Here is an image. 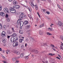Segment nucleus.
Instances as JSON below:
<instances>
[{
  "label": "nucleus",
  "mask_w": 63,
  "mask_h": 63,
  "mask_svg": "<svg viewBox=\"0 0 63 63\" xmlns=\"http://www.w3.org/2000/svg\"><path fill=\"white\" fill-rule=\"evenodd\" d=\"M7 21L8 22H10V19L9 18L7 19Z\"/></svg>",
  "instance_id": "72a5a7b5"
},
{
  "label": "nucleus",
  "mask_w": 63,
  "mask_h": 63,
  "mask_svg": "<svg viewBox=\"0 0 63 63\" xmlns=\"http://www.w3.org/2000/svg\"><path fill=\"white\" fill-rule=\"evenodd\" d=\"M29 11L30 12H31L32 11V10H31V9L30 8H29Z\"/></svg>",
  "instance_id": "37998d69"
},
{
  "label": "nucleus",
  "mask_w": 63,
  "mask_h": 63,
  "mask_svg": "<svg viewBox=\"0 0 63 63\" xmlns=\"http://www.w3.org/2000/svg\"><path fill=\"white\" fill-rule=\"evenodd\" d=\"M3 28L4 29H6V28H7V27L6 25H4L3 26Z\"/></svg>",
  "instance_id": "bb28decb"
},
{
  "label": "nucleus",
  "mask_w": 63,
  "mask_h": 63,
  "mask_svg": "<svg viewBox=\"0 0 63 63\" xmlns=\"http://www.w3.org/2000/svg\"><path fill=\"white\" fill-rule=\"evenodd\" d=\"M24 13H22L20 14V16H19V18L18 19V20H22V19L23 18V17H25V16L24 15Z\"/></svg>",
  "instance_id": "f03ea898"
},
{
  "label": "nucleus",
  "mask_w": 63,
  "mask_h": 63,
  "mask_svg": "<svg viewBox=\"0 0 63 63\" xmlns=\"http://www.w3.org/2000/svg\"><path fill=\"white\" fill-rule=\"evenodd\" d=\"M5 16L6 18H8L9 15H8L7 14H6V15Z\"/></svg>",
  "instance_id": "7c9ffc66"
},
{
  "label": "nucleus",
  "mask_w": 63,
  "mask_h": 63,
  "mask_svg": "<svg viewBox=\"0 0 63 63\" xmlns=\"http://www.w3.org/2000/svg\"><path fill=\"white\" fill-rule=\"evenodd\" d=\"M28 56H29L28 55V56H27L26 57V59H28V58H29V57H28Z\"/></svg>",
  "instance_id": "ea45409f"
},
{
  "label": "nucleus",
  "mask_w": 63,
  "mask_h": 63,
  "mask_svg": "<svg viewBox=\"0 0 63 63\" xmlns=\"http://www.w3.org/2000/svg\"><path fill=\"white\" fill-rule=\"evenodd\" d=\"M10 40L11 42H12V43H13V42H15V38L13 37H12L11 38Z\"/></svg>",
  "instance_id": "1a4fd4ad"
},
{
  "label": "nucleus",
  "mask_w": 63,
  "mask_h": 63,
  "mask_svg": "<svg viewBox=\"0 0 63 63\" xmlns=\"http://www.w3.org/2000/svg\"><path fill=\"white\" fill-rule=\"evenodd\" d=\"M6 33L5 32H3L1 33V36L2 37H5L6 36V35H5Z\"/></svg>",
  "instance_id": "6e6552de"
},
{
  "label": "nucleus",
  "mask_w": 63,
  "mask_h": 63,
  "mask_svg": "<svg viewBox=\"0 0 63 63\" xmlns=\"http://www.w3.org/2000/svg\"><path fill=\"white\" fill-rule=\"evenodd\" d=\"M20 20H21H21H18L17 21V24H20V22L19 21H20Z\"/></svg>",
  "instance_id": "a211bd4d"
},
{
  "label": "nucleus",
  "mask_w": 63,
  "mask_h": 63,
  "mask_svg": "<svg viewBox=\"0 0 63 63\" xmlns=\"http://www.w3.org/2000/svg\"><path fill=\"white\" fill-rule=\"evenodd\" d=\"M19 33L21 34H22V33H23V31H22L21 30L19 31Z\"/></svg>",
  "instance_id": "c756f323"
},
{
  "label": "nucleus",
  "mask_w": 63,
  "mask_h": 63,
  "mask_svg": "<svg viewBox=\"0 0 63 63\" xmlns=\"http://www.w3.org/2000/svg\"><path fill=\"white\" fill-rule=\"evenodd\" d=\"M58 56H59V57H60V58H61V56H60V55H58Z\"/></svg>",
  "instance_id": "603ef678"
},
{
  "label": "nucleus",
  "mask_w": 63,
  "mask_h": 63,
  "mask_svg": "<svg viewBox=\"0 0 63 63\" xmlns=\"http://www.w3.org/2000/svg\"><path fill=\"white\" fill-rule=\"evenodd\" d=\"M11 29L12 31H14V29L13 28H11Z\"/></svg>",
  "instance_id": "8fccbe9b"
},
{
  "label": "nucleus",
  "mask_w": 63,
  "mask_h": 63,
  "mask_svg": "<svg viewBox=\"0 0 63 63\" xmlns=\"http://www.w3.org/2000/svg\"><path fill=\"white\" fill-rule=\"evenodd\" d=\"M18 42H15L13 43V46L14 47H17V46H18Z\"/></svg>",
  "instance_id": "7ed1b4c3"
},
{
  "label": "nucleus",
  "mask_w": 63,
  "mask_h": 63,
  "mask_svg": "<svg viewBox=\"0 0 63 63\" xmlns=\"http://www.w3.org/2000/svg\"><path fill=\"white\" fill-rule=\"evenodd\" d=\"M25 41L26 42H28L29 41V40H28V39L26 38L25 39Z\"/></svg>",
  "instance_id": "c85d7f7f"
},
{
  "label": "nucleus",
  "mask_w": 63,
  "mask_h": 63,
  "mask_svg": "<svg viewBox=\"0 0 63 63\" xmlns=\"http://www.w3.org/2000/svg\"><path fill=\"white\" fill-rule=\"evenodd\" d=\"M47 19H49V17H47Z\"/></svg>",
  "instance_id": "bf43d9fd"
},
{
  "label": "nucleus",
  "mask_w": 63,
  "mask_h": 63,
  "mask_svg": "<svg viewBox=\"0 0 63 63\" xmlns=\"http://www.w3.org/2000/svg\"><path fill=\"white\" fill-rule=\"evenodd\" d=\"M39 33L40 35H42L43 34V32H42L41 31H39Z\"/></svg>",
  "instance_id": "393cba45"
},
{
  "label": "nucleus",
  "mask_w": 63,
  "mask_h": 63,
  "mask_svg": "<svg viewBox=\"0 0 63 63\" xmlns=\"http://www.w3.org/2000/svg\"><path fill=\"white\" fill-rule=\"evenodd\" d=\"M13 0H8V1H10V2H12V1H13Z\"/></svg>",
  "instance_id": "5fc2aeb1"
},
{
  "label": "nucleus",
  "mask_w": 63,
  "mask_h": 63,
  "mask_svg": "<svg viewBox=\"0 0 63 63\" xmlns=\"http://www.w3.org/2000/svg\"><path fill=\"white\" fill-rule=\"evenodd\" d=\"M23 40H24L23 39H19V42H20V43H22V41H23Z\"/></svg>",
  "instance_id": "5701e85b"
},
{
  "label": "nucleus",
  "mask_w": 63,
  "mask_h": 63,
  "mask_svg": "<svg viewBox=\"0 0 63 63\" xmlns=\"http://www.w3.org/2000/svg\"><path fill=\"white\" fill-rule=\"evenodd\" d=\"M42 53L43 54L44 53H45V51H42Z\"/></svg>",
  "instance_id": "4d7b16f0"
},
{
  "label": "nucleus",
  "mask_w": 63,
  "mask_h": 63,
  "mask_svg": "<svg viewBox=\"0 0 63 63\" xmlns=\"http://www.w3.org/2000/svg\"><path fill=\"white\" fill-rule=\"evenodd\" d=\"M0 51H2V48H0Z\"/></svg>",
  "instance_id": "69168bd1"
},
{
  "label": "nucleus",
  "mask_w": 63,
  "mask_h": 63,
  "mask_svg": "<svg viewBox=\"0 0 63 63\" xmlns=\"http://www.w3.org/2000/svg\"><path fill=\"white\" fill-rule=\"evenodd\" d=\"M43 12H44L45 11V9H44L43 10Z\"/></svg>",
  "instance_id": "e2e57ef3"
},
{
  "label": "nucleus",
  "mask_w": 63,
  "mask_h": 63,
  "mask_svg": "<svg viewBox=\"0 0 63 63\" xmlns=\"http://www.w3.org/2000/svg\"><path fill=\"white\" fill-rule=\"evenodd\" d=\"M19 62V61L17 60V61H16V62H15V63H18V62Z\"/></svg>",
  "instance_id": "09e8293b"
},
{
  "label": "nucleus",
  "mask_w": 63,
  "mask_h": 63,
  "mask_svg": "<svg viewBox=\"0 0 63 63\" xmlns=\"http://www.w3.org/2000/svg\"><path fill=\"white\" fill-rule=\"evenodd\" d=\"M2 41L3 43H6V42H7V40H6V39L3 38L2 40Z\"/></svg>",
  "instance_id": "ddd939ff"
},
{
  "label": "nucleus",
  "mask_w": 63,
  "mask_h": 63,
  "mask_svg": "<svg viewBox=\"0 0 63 63\" xmlns=\"http://www.w3.org/2000/svg\"><path fill=\"white\" fill-rule=\"evenodd\" d=\"M31 27V26L30 25H27L26 26L25 28L26 29L28 30Z\"/></svg>",
  "instance_id": "9b49d317"
},
{
  "label": "nucleus",
  "mask_w": 63,
  "mask_h": 63,
  "mask_svg": "<svg viewBox=\"0 0 63 63\" xmlns=\"http://www.w3.org/2000/svg\"><path fill=\"white\" fill-rule=\"evenodd\" d=\"M21 48H24V46L23 45H22L21 46Z\"/></svg>",
  "instance_id": "f704fd0d"
},
{
  "label": "nucleus",
  "mask_w": 63,
  "mask_h": 63,
  "mask_svg": "<svg viewBox=\"0 0 63 63\" xmlns=\"http://www.w3.org/2000/svg\"><path fill=\"white\" fill-rule=\"evenodd\" d=\"M12 35L14 37H16L17 36V34L15 33H14Z\"/></svg>",
  "instance_id": "aec40b11"
},
{
  "label": "nucleus",
  "mask_w": 63,
  "mask_h": 63,
  "mask_svg": "<svg viewBox=\"0 0 63 63\" xmlns=\"http://www.w3.org/2000/svg\"><path fill=\"white\" fill-rule=\"evenodd\" d=\"M56 58H57V59H59V60H60V58H59L58 57H56Z\"/></svg>",
  "instance_id": "de8ad7c7"
},
{
  "label": "nucleus",
  "mask_w": 63,
  "mask_h": 63,
  "mask_svg": "<svg viewBox=\"0 0 63 63\" xmlns=\"http://www.w3.org/2000/svg\"><path fill=\"white\" fill-rule=\"evenodd\" d=\"M3 62L4 63H7V62L6 61H3Z\"/></svg>",
  "instance_id": "49530a36"
},
{
  "label": "nucleus",
  "mask_w": 63,
  "mask_h": 63,
  "mask_svg": "<svg viewBox=\"0 0 63 63\" xmlns=\"http://www.w3.org/2000/svg\"><path fill=\"white\" fill-rule=\"evenodd\" d=\"M23 56H24V54L23 53H22L20 55V58H22L23 57Z\"/></svg>",
  "instance_id": "2eb2a0df"
},
{
  "label": "nucleus",
  "mask_w": 63,
  "mask_h": 63,
  "mask_svg": "<svg viewBox=\"0 0 63 63\" xmlns=\"http://www.w3.org/2000/svg\"><path fill=\"white\" fill-rule=\"evenodd\" d=\"M0 9H2V6H0Z\"/></svg>",
  "instance_id": "338daca9"
},
{
  "label": "nucleus",
  "mask_w": 63,
  "mask_h": 63,
  "mask_svg": "<svg viewBox=\"0 0 63 63\" xmlns=\"http://www.w3.org/2000/svg\"><path fill=\"white\" fill-rule=\"evenodd\" d=\"M2 57L3 58H4V59H5V57H4V56H2Z\"/></svg>",
  "instance_id": "13d9d810"
},
{
  "label": "nucleus",
  "mask_w": 63,
  "mask_h": 63,
  "mask_svg": "<svg viewBox=\"0 0 63 63\" xmlns=\"http://www.w3.org/2000/svg\"><path fill=\"white\" fill-rule=\"evenodd\" d=\"M33 52H34V53H38L39 52L37 50H34L33 51Z\"/></svg>",
  "instance_id": "4be33fe9"
},
{
  "label": "nucleus",
  "mask_w": 63,
  "mask_h": 63,
  "mask_svg": "<svg viewBox=\"0 0 63 63\" xmlns=\"http://www.w3.org/2000/svg\"><path fill=\"white\" fill-rule=\"evenodd\" d=\"M0 16H5V13H4L3 12H1L0 13Z\"/></svg>",
  "instance_id": "f8f14e48"
},
{
  "label": "nucleus",
  "mask_w": 63,
  "mask_h": 63,
  "mask_svg": "<svg viewBox=\"0 0 63 63\" xmlns=\"http://www.w3.org/2000/svg\"><path fill=\"white\" fill-rule=\"evenodd\" d=\"M31 5L32 8H34V4H33V2H31Z\"/></svg>",
  "instance_id": "dca6fc26"
},
{
  "label": "nucleus",
  "mask_w": 63,
  "mask_h": 63,
  "mask_svg": "<svg viewBox=\"0 0 63 63\" xmlns=\"http://www.w3.org/2000/svg\"><path fill=\"white\" fill-rule=\"evenodd\" d=\"M0 29H2V24H1L0 23Z\"/></svg>",
  "instance_id": "cd10ccee"
},
{
  "label": "nucleus",
  "mask_w": 63,
  "mask_h": 63,
  "mask_svg": "<svg viewBox=\"0 0 63 63\" xmlns=\"http://www.w3.org/2000/svg\"><path fill=\"white\" fill-rule=\"evenodd\" d=\"M28 35L29 36L30 35V32H28Z\"/></svg>",
  "instance_id": "c9c22d12"
},
{
  "label": "nucleus",
  "mask_w": 63,
  "mask_h": 63,
  "mask_svg": "<svg viewBox=\"0 0 63 63\" xmlns=\"http://www.w3.org/2000/svg\"><path fill=\"white\" fill-rule=\"evenodd\" d=\"M20 7V6L17 5H14L13 7V8H15V9H18V8H19Z\"/></svg>",
  "instance_id": "423d86ee"
},
{
  "label": "nucleus",
  "mask_w": 63,
  "mask_h": 63,
  "mask_svg": "<svg viewBox=\"0 0 63 63\" xmlns=\"http://www.w3.org/2000/svg\"><path fill=\"white\" fill-rule=\"evenodd\" d=\"M18 40V38L17 37H16L15 38H14V42L17 41Z\"/></svg>",
  "instance_id": "b1692460"
},
{
  "label": "nucleus",
  "mask_w": 63,
  "mask_h": 63,
  "mask_svg": "<svg viewBox=\"0 0 63 63\" xmlns=\"http://www.w3.org/2000/svg\"><path fill=\"white\" fill-rule=\"evenodd\" d=\"M60 38L62 40L63 39V36H60Z\"/></svg>",
  "instance_id": "79ce46f5"
},
{
  "label": "nucleus",
  "mask_w": 63,
  "mask_h": 63,
  "mask_svg": "<svg viewBox=\"0 0 63 63\" xmlns=\"http://www.w3.org/2000/svg\"><path fill=\"white\" fill-rule=\"evenodd\" d=\"M47 44L46 43H42L41 44V46H47Z\"/></svg>",
  "instance_id": "f3484780"
},
{
  "label": "nucleus",
  "mask_w": 63,
  "mask_h": 63,
  "mask_svg": "<svg viewBox=\"0 0 63 63\" xmlns=\"http://www.w3.org/2000/svg\"><path fill=\"white\" fill-rule=\"evenodd\" d=\"M22 24H23V22H22V21L20 22V26H21V25H22Z\"/></svg>",
  "instance_id": "a878e982"
},
{
  "label": "nucleus",
  "mask_w": 63,
  "mask_h": 63,
  "mask_svg": "<svg viewBox=\"0 0 63 63\" xmlns=\"http://www.w3.org/2000/svg\"><path fill=\"white\" fill-rule=\"evenodd\" d=\"M47 34L48 35H51V34L49 32H47Z\"/></svg>",
  "instance_id": "473e14b6"
},
{
  "label": "nucleus",
  "mask_w": 63,
  "mask_h": 63,
  "mask_svg": "<svg viewBox=\"0 0 63 63\" xmlns=\"http://www.w3.org/2000/svg\"><path fill=\"white\" fill-rule=\"evenodd\" d=\"M13 31V33H15V31L13 30V31Z\"/></svg>",
  "instance_id": "052dcab7"
},
{
  "label": "nucleus",
  "mask_w": 63,
  "mask_h": 63,
  "mask_svg": "<svg viewBox=\"0 0 63 63\" xmlns=\"http://www.w3.org/2000/svg\"><path fill=\"white\" fill-rule=\"evenodd\" d=\"M51 46L53 47H54V46L53 45H51Z\"/></svg>",
  "instance_id": "a18cd8bd"
},
{
  "label": "nucleus",
  "mask_w": 63,
  "mask_h": 63,
  "mask_svg": "<svg viewBox=\"0 0 63 63\" xmlns=\"http://www.w3.org/2000/svg\"><path fill=\"white\" fill-rule=\"evenodd\" d=\"M63 24V23L59 21L58 22V25L59 27H61L62 25Z\"/></svg>",
  "instance_id": "9d476101"
},
{
  "label": "nucleus",
  "mask_w": 63,
  "mask_h": 63,
  "mask_svg": "<svg viewBox=\"0 0 63 63\" xmlns=\"http://www.w3.org/2000/svg\"><path fill=\"white\" fill-rule=\"evenodd\" d=\"M61 47H60V48H61V49H62V50H63V47H62L61 46Z\"/></svg>",
  "instance_id": "e433bc0d"
},
{
  "label": "nucleus",
  "mask_w": 63,
  "mask_h": 63,
  "mask_svg": "<svg viewBox=\"0 0 63 63\" xmlns=\"http://www.w3.org/2000/svg\"><path fill=\"white\" fill-rule=\"evenodd\" d=\"M46 13L48 14V15H49V12L47 11L46 12Z\"/></svg>",
  "instance_id": "58836bf2"
},
{
  "label": "nucleus",
  "mask_w": 63,
  "mask_h": 63,
  "mask_svg": "<svg viewBox=\"0 0 63 63\" xmlns=\"http://www.w3.org/2000/svg\"><path fill=\"white\" fill-rule=\"evenodd\" d=\"M7 52H10V50L9 49H7Z\"/></svg>",
  "instance_id": "c03bdc74"
},
{
  "label": "nucleus",
  "mask_w": 63,
  "mask_h": 63,
  "mask_svg": "<svg viewBox=\"0 0 63 63\" xmlns=\"http://www.w3.org/2000/svg\"><path fill=\"white\" fill-rule=\"evenodd\" d=\"M7 33L9 34H10L11 33V32L9 30L7 31Z\"/></svg>",
  "instance_id": "2f4dec72"
},
{
  "label": "nucleus",
  "mask_w": 63,
  "mask_h": 63,
  "mask_svg": "<svg viewBox=\"0 0 63 63\" xmlns=\"http://www.w3.org/2000/svg\"><path fill=\"white\" fill-rule=\"evenodd\" d=\"M48 30H50V31H52V29H51L50 28H48Z\"/></svg>",
  "instance_id": "4c0bfd02"
},
{
  "label": "nucleus",
  "mask_w": 63,
  "mask_h": 63,
  "mask_svg": "<svg viewBox=\"0 0 63 63\" xmlns=\"http://www.w3.org/2000/svg\"><path fill=\"white\" fill-rule=\"evenodd\" d=\"M52 54V53H49V54H48V55H51V56Z\"/></svg>",
  "instance_id": "3c124183"
},
{
  "label": "nucleus",
  "mask_w": 63,
  "mask_h": 63,
  "mask_svg": "<svg viewBox=\"0 0 63 63\" xmlns=\"http://www.w3.org/2000/svg\"><path fill=\"white\" fill-rule=\"evenodd\" d=\"M41 25L42 26V27H44V26H45V25H44V23L42 24V25Z\"/></svg>",
  "instance_id": "a19ab883"
},
{
  "label": "nucleus",
  "mask_w": 63,
  "mask_h": 63,
  "mask_svg": "<svg viewBox=\"0 0 63 63\" xmlns=\"http://www.w3.org/2000/svg\"><path fill=\"white\" fill-rule=\"evenodd\" d=\"M10 12L11 13H14L16 12V11L15 9L13 8L10 7L9 9Z\"/></svg>",
  "instance_id": "f257e3e1"
},
{
  "label": "nucleus",
  "mask_w": 63,
  "mask_h": 63,
  "mask_svg": "<svg viewBox=\"0 0 63 63\" xmlns=\"http://www.w3.org/2000/svg\"><path fill=\"white\" fill-rule=\"evenodd\" d=\"M19 58H20L19 57L13 58L12 59V61H16V59H19Z\"/></svg>",
  "instance_id": "20e7f679"
},
{
  "label": "nucleus",
  "mask_w": 63,
  "mask_h": 63,
  "mask_svg": "<svg viewBox=\"0 0 63 63\" xmlns=\"http://www.w3.org/2000/svg\"><path fill=\"white\" fill-rule=\"evenodd\" d=\"M24 23L25 25H26L28 23V22L27 21H25L24 22Z\"/></svg>",
  "instance_id": "4468645a"
},
{
  "label": "nucleus",
  "mask_w": 63,
  "mask_h": 63,
  "mask_svg": "<svg viewBox=\"0 0 63 63\" xmlns=\"http://www.w3.org/2000/svg\"><path fill=\"white\" fill-rule=\"evenodd\" d=\"M14 53L15 54H17V55H19L20 54V52L17 51L16 50H14Z\"/></svg>",
  "instance_id": "39448f33"
},
{
  "label": "nucleus",
  "mask_w": 63,
  "mask_h": 63,
  "mask_svg": "<svg viewBox=\"0 0 63 63\" xmlns=\"http://www.w3.org/2000/svg\"><path fill=\"white\" fill-rule=\"evenodd\" d=\"M13 3L14 5H16V1L15 0H14L13 2Z\"/></svg>",
  "instance_id": "412c9836"
},
{
  "label": "nucleus",
  "mask_w": 63,
  "mask_h": 63,
  "mask_svg": "<svg viewBox=\"0 0 63 63\" xmlns=\"http://www.w3.org/2000/svg\"><path fill=\"white\" fill-rule=\"evenodd\" d=\"M38 3H39V0H37Z\"/></svg>",
  "instance_id": "0e129e2a"
},
{
  "label": "nucleus",
  "mask_w": 63,
  "mask_h": 63,
  "mask_svg": "<svg viewBox=\"0 0 63 63\" xmlns=\"http://www.w3.org/2000/svg\"><path fill=\"white\" fill-rule=\"evenodd\" d=\"M34 6L35 7V9L36 10H38V6H37L36 5H34Z\"/></svg>",
  "instance_id": "6ab92c4d"
},
{
  "label": "nucleus",
  "mask_w": 63,
  "mask_h": 63,
  "mask_svg": "<svg viewBox=\"0 0 63 63\" xmlns=\"http://www.w3.org/2000/svg\"><path fill=\"white\" fill-rule=\"evenodd\" d=\"M61 44H62L61 46H63V43H62Z\"/></svg>",
  "instance_id": "774afa93"
},
{
  "label": "nucleus",
  "mask_w": 63,
  "mask_h": 63,
  "mask_svg": "<svg viewBox=\"0 0 63 63\" xmlns=\"http://www.w3.org/2000/svg\"><path fill=\"white\" fill-rule=\"evenodd\" d=\"M4 46H6V44H4Z\"/></svg>",
  "instance_id": "680f3d73"
},
{
  "label": "nucleus",
  "mask_w": 63,
  "mask_h": 63,
  "mask_svg": "<svg viewBox=\"0 0 63 63\" xmlns=\"http://www.w3.org/2000/svg\"><path fill=\"white\" fill-rule=\"evenodd\" d=\"M4 11L5 13H9V9L7 8H5L4 9Z\"/></svg>",
  "instance_id": "0eeeda50"
},
{
  "label": "nucleus",
  "mask_w": 63,
  "mask_h": 63,
  "mask_svg": "<svg viewBox=\"0 0 63 63\" xmlns=\"http://www.w3.org/2000/svg\"><path fill=\"white\" fill-rule=\"evenodd\" d=\"M10 36H7V38L8 39H9V38H10Z\"/></svg>",
  "instance_id": "864d4df0"
},
{
  "label": "nucleus",
  "mask_w": 63,
  "mask_h": 63,
  "mask_svg": "<svg viewBox=\"0 0 63 63\" xmlns=\"http://www.w3.org/2000/svg\"><path fill=\"white\" fill-rule=\"evenodd\" d=\"M42 25H41L40 26H39V27H40V28H41V27H42Z\"/></svg>",
  "instance_id": "6e6d98bb"
}]
</instances>
